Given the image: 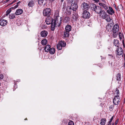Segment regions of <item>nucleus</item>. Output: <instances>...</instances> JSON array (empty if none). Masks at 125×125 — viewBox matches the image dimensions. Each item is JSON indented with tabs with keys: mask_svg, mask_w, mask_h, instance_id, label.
Listing matches in <instances>:
<instances>
[{
	"mask_svg": "<svg viewBox=\"0 0 125 125\" xmlns=\"http://www.w3.org/2000/svg\"><path fill=\"white\" fill-rule=\"evenodd\" d=\"M62 20L61 18L57 17L55 20H53V23L51 25V29L52 30H54L55 27H59L60 26Z\"/></svg>",
	"mask_w": 125,
	"mask_h": 125,
	"instance_id": "nucleus-1",
	"label": "nucleus"
},
{
	"mask_svg": "<svg viewBox=\"0 0 125 125\" xmlns=\"http://www.w3.org/2000/svg\"><path fill=\"white\" fill-rule=\"evenodd\" d=\"M116 95H115L113 100V103L115 105H118L120 102V98L119 97V90L116 89L115 91Z\"/></svg>",
	"mask_w": 125,
	"mask_h": 125,
	"instance_id": "nucleus-2",
	"label": "nucleus"
},
{
	"mask_svg": "<svg viewBox=\"0 0 125 125\" xmlns=\"http://www.w3.org/2000/svg\"><path fill=\"white\" fill-rule=\"evenodd\" d=\"M99 14L101 17L104 19H105L107 21H110L111 19L110 16L107 15L106 12L104 10H102Z\"/></svg>",
	"mask_w": 125,
	"mask_h": 125,
	"instance_id": "nucleus-3",
	"label": "nucleus"
},
{
	"mask_svg": "<svg viewBox=\"0 0 125 125\" xmlns=\"http://www.w3.org/2000/svg\"><path fill=\"white\" fill-rule=\"evenodd\" d=\"M119 26L118 24H115L114 26L113 29V36L114 37H116L118 35V32L119 30Z\"/></svg>",
	"mask_w": 125,
	"mask_h": 125,
	"instance_id": "nucleus-4",
	"label": "nucleus"
},
{
	"mask_svg": "<svg viewBox=\"0 0 125 125\" xmlns=\"http://www.w3.org/2000/svg\"><path fill=\"white\" fill-rule=\"evenodd\" d=\"M71 26L69 25H67L65 27V31L64 32V35L65 37H68L69 32L71 30Z\"/></svg>",
	"mask_w": 125,
	"mask_h": 125,
	"instance_id": "nucleus-5",
	"label": "nucleus"
},
{
	"mask_svg": "<svg viewBox=\"0 0 125 125\" xmlns=\"http://www.w3.org/2000/svg\"><path fill=\"white\" fill-rule=\"evenodd\" d=\"M66 43L65 42L61 41L59 42L57 44V48L58 50H62V47H64L66 46Z\"/></svg>",
	"mask_w": 125,
	"mask_h": 125,
	"instance_id": "nucleus-6",
	"label": "nucleus"
},
{
	"mask_svg": "<svg viewBox=\"0 0 125 125\" xmlns=\"http://www.w3.org/2000/svg\"><path fill=\"white\" fill-rule=\"evenodd\" d=\"M43 13L44 16H49L51 14V10L49 8H46L43 10Z\"/></svg>",
	"mask_w": 125,
	"mask_h": 125,
	"instance_id": "nucleus-7",
	"label": "nucleus"
},
{
	"mask_svg": "<svg viewBox=\"0 0 125 125\" xmlns=\"http://www.w3.org/2000/svg\"><path fill=\"white\" fill-rule=\"evenodd\" d=\"M93 9L96 12L99 14L102 10L101 8L98 6H96L95 4H94L93 5Z\"/></svg>",
	"mask_w": 125,
	"mask_h": 125,
	"instance_id": "nucleus-8",
	"label": "nucleus"
},
{
	"mask_svg": "<svg viewBox=\"0 0 125 125\" xmlns=\"http://www.w3.org/2000/svg\"><path fill=\"white\" fill-rule=\"evenodd\" d=\"M90 16V14L89 12L85 10L83 13V17L84 19H88Z\"/></svg>",
	"mask_w": 125,
	"mask_h": 125,
	"instance_id": "nucleus-9",
	"label": "nucleus"
},
{
	"mask_svg": "<svg viewBox=\"0 0 125 125\" xmlns=\"http://www.w3.org/2000/svg\"><path fill=\"white\" fill-rule=\"evenodd\" d=\"M123 52V50L122 48L121 47H119L117 50L116 57L119 58L120 56L122 53Z\"/></svg>",
	"mask_w": 125,
	"mask_h": 125,
	"instance_id": "nucleus-10",
	"label": "nucleus"
},
{
	"mask_svg": "<svg viewBox=\"0 0 125 125\" xmlns=\"http://www.w3.org/2000/svg\"><path fill=\"white\" fill-rule=\"evenodd\" d=\"M82 9L84 10H87L89 8V6L87 3L85 2L83 3L82 5Z\"/></svg>",
	"mask_w": 125,
	"mask_h": 125,
	"instance_id": "nucleus-11",
	"label": "nucleus"
},
{
	"mask_svg": "<svg viewBox=\"0 0 125 125\" xmlns=\"http://www.w3.org/2000/svg\"><path fill=\"white\" fill-rule=\"evenodd\" d=\"M52 18L51 17H47L45 20V22L47 24V25H49L52 24L53 23Z\"/></svg>",
	"mask_w": 125,
	"mask_h": 125,
	"instance_id": "nucleus-12",
	"label": "nucleus"
},
{
	"mask_svg": "<svg viewBox=\"0 0 125 125\" xmlns=\"http://www.w3.org/2000/svg\"><path fill=\"white\" fill-rule=\"evenodd\" d=\"M7 21L6 20L2 19L0 21V25L2 26H4L7 24Z\"/></svg>",
	"mask_w": 125,
	"mask_h": 125,
	"instance_id": "nucleus-13",
	"label": "nucleus"
},
{
	"mask_svg": "<svg viewBox=\"0 0 125 125\" xmlns=\"http://www.w3.org/2000/svg\"><path fill=\"white\" fill-rule=\"evenodd\" d=\"M109 9L107 10V12L109 14L112 15L113 14L115 13V11L113 10V8L109 6Z\"/></svg>",
	"mask_w": 125,
	"mask_h": 125,
	"instance_id": "nucleus-14",
	"label": "nucleus"
},
{
	"mask_svg": "<svg viewBox=\"0 0 125 125\" xmlns=\"http://www.w3.org/2000/svg\"><path fill=\"white\" fill-rule=\"evenodd\" d=\"M71 6L73 11H76L78 8V6L76 3H72L71 4Z\"/></svg>",
	"mask_w": 125,
	"mask_h": 125,
	"instance_id": "nucleus-15",
	"label": "nucleus"
},
{
	"mask_svg": "<svg viewBox=\"0 0 125 125\" xmlns=\"http://www.w3.org/2000/svg\"><path fill=\"white\" fill-rule=\"evenodd\" d=\"M23 12V10L21 9H18L16 11L15 14L17 15H21L22 14Z\"/></svg>",
	"mask_w": 125,
	"mask_h": 125,
	"instance_id": "nucleus-16",
	"label": "nucleus"
},
{
	"mask_svg": "<svg viewBox=\"0 0 125 125\" xmlns=\"http://www.w3.org/2000/svg\"><path fill=\"white\" fill-rule=\"evenodd\" d=\"M47 32L45 31H42L41 33V36L43 37H46L47 36Z\"/></svg>",
	"mask_w": 125,
	"mask_h": 125,
	"instance_id": "nucleus-17",
	"label": "nucleus"
},
{
	"mask_svg": "<svg viewBox=\"0 0 125 125\" xmlns=\"http://www.w3.org/2000/svg\"><path fill=\"white\" fill-rule=\"evenodd\" d=\"M72 8L68 6L67 7V12L68 14L70 15L71 14L72 11Z\"/></svg>",
	"mask_w": 125,
	"mask_h": 125,
	"instance_id": "nucleus-18",
	"label": "nucleus"
},
{
	"mask_svg": "<svg viewBox=\"0 0 125 125\" xmlns=\"http://www.w3.org/2000/svg\"><path fill=\"white\" fill-rule=\"evenodd\" d=\"M99 4L100 6L104 8L105 10H107L108 9V6L104 4L100 3H99Z\"/></svg>",
	"mask_w": 125,
	"mask_h": 125,
	"instance_id": "nucleus-19",
	"label": "nucleus"
},
{
	"mask_svg": "<svg viewBox=\"0 0 125 125\" xmlns=\"http://www.w3.org/2000/svg\"><path fill=\"white\" fill-rule=\"evenodd\" d=\"M51 46L50 45H46L44 48V50L46 52H48L50 50Z\"/></svg>",
	"mask_w": 125,
	"mask_h": 125,
	"instance_id": "nucleus-20",
	"label": "nucleus"
},
{
	"mask_svg": "<svg viewBox=\"0 0 125 125\" xmlns=\"http://www.w3.org/2000/svg\"><path fill=\"white\" fill-rule=\"evenodd\" d=\"M106 122V119L105 118H102L101 120L100 124L101 125H104Z\"/></svg>",
	"mask_w": 125,
	"mask_h": 125,
	"instance_id": "nucleus-21",
	"label": "nucleus"
},
{
	"mask_svg": "<svg viewBox=\"0 0 125 125\" xmlns=\"http://www.w3.org/2000/svg\"><path fill=\"white\" fill-rule=\"evenodd\" d=\"M72 18L73 19L74 21H77L78 18V16L76 14H73Z\"/></svg>",
	"mask_w": 125,
	"mask_h": 125,
	"instance_id": "nucleus-22",
	"label": "nucleus"
},
{
	"mask_svg": "<svg viewBox=\"0 0 125 125\" xmlns=\"http://www.w3.org/2000/svg\"><path fill=\"white\" fill-rule=\"evenodd\" d=\"M34 2L33 0H30L28 6L30 7H32L33 6Z\"/></svg>",
	"mask_w": 125,
	"mask_h": 125,
	"instance_id": "nucleus-23",
	"label": "nucleus"
},
{
	"mask_svg": "<svg viewBox=\"0 0 125 125\" xmlns=\"http://www.w3.org/2000/svg\"><path fill=\"white\" fill-rule=\"evenodd\" d=\"M114 45L115 46L118 47L119 45V41L116 40H114L113 42Z\"/></svg>",
	"mask_w": 125,
	"mask_h": 125,
	"instance_id": "nucleus-24",
	"label": "nucleus"
},
{
	"mask_svg": "<svg viewBox=\"0 0 125 125\" xmlns=\"http://www.w3.org/2000/svg\"><path fill=\"white\" fill-rule=\"evenodd\" d=\"M55 49L53 48H50V50L49 51V52L50 54H53L55 52Z\"/></svg>",
	"mask_w": 125,
	"mask_h": 125,
	"instance_id": "nucleus-25",
	"label": "nucleus"
},
{
	"mask_svg": "<svg viewBox=\"0 0 125 125\" xmlns=\"http://www.w3.org/2000/svg\"><path fill=\"white\" fill-rule=\"evenodd\" d=\"M121 79V74L119 73L116 75V80L118 81H120Z\"/></svg>",
	"mask_w": 125,
	"mask_h": 125,
	"instance_id": "nucleus-26",
	"label": "nucleus"
},
{
	"mask_svg": "<svg viewBox=\"0 0 125 125\" xmlns=\"http://www.w3.org/2000/svg\"><path fill=\"white\" fill-rule=\"evenodd\" d=\"M47 41L46 39L43 40L41 41L42 44L44 45H45L47 44Z\"/></svg>",
	"mask_w": 125,
	"mask_h": 125,
	"instance_id": "nucleus-27",
	"label": "nucleus"
},
{
	"mask_svg": "<svg viewBox=\"0 0 125 125\" xmlns=\"http://www.w3.org/2000/svg\"><path fill=\"white\" fill-rule=\"evenodd\" d=\"M119 35L120 39L121 40L122 39V40L123 41L124 40V36L123 34L120 32L119 33Z\"/></svg>",
	"mask_w": 125,
	"mask_h": 125,
	"instance_id": "nucleus-28",
	"label": "nucleus"
},
{
	"mask_svg": "<svg viewBox=\"0 0 125 125\" xmlns=\"http://www.w3.org/2000/svg\"><path fill=\"white\" fill-rule=\"evenodd\" d=\"M9 18L10 19H14L15 17V14H11L9 15Z\"/></svg>",
	"mask_w": 125,
	"mask_h": 125,
	"instance_id": "nucleus-29",
	"label": "nucleus"
},
{
	"mask_svg": "<svg viewBox=\"0 0 125 125\" xmlns=\"http://www.w3.org/2000/svg\"><path fill=\"white\" fill-rule=\"evenodd\" d=\"M118 8L119 10H123V7L121 4L120 5L118 6Z\"/></svg>",
	"mask_w": 125,
	"mask_h": 125,
	"instance_id": "nucleus-30",
	"label": "nucleus"
},
{
	"mask_svg": "<svg viewBox=\"0 0 125 125\" xmlns=\"http://www.w3.org/2000/svg\"><path fill=\"white\" fill-rule=\"evenodd\" d=\"M44 0H39L38 3L39 4L42 5V4Z\"/></svg>",
	"mask_w": 125,
	"mask_h": 125,
	"instance_id": "nucleus-31",
	"label": "nucleus"
},
{
	"mask_svg": "<svg viewBox=\"0 0 125 125\" xmlns=\"http://www.w3.org/2000/svg\"><path fill=\"white\" fill-rule=\"evenodd\" d=\"M114 105H111L109 107V109L110 111H112L113 110L114 108Z\"/></svg>",
	"mask_w": 125,
	"mask_h": 125,
	"instance_id": "nucleus-32",
	"label": "nucleus"
},
{
	"mask_svg": "<svg viewBox=\"0 0 125 125\" xmlns=\"http://www.w3.org/2000/svg\"><path fill=\"white\" fill-rule=\"evenodd\" d=\"M74 123L72 121H70L68 123L69 125H74Z\"/></svg>",
	"mask_w": 125,
	"mask_h": 125,
	"instance_id": "nucleus-33",
	"label": "nucleus"
},
{
	"mask_svg": "<svg viewBox=\"0 0 125 125\" xmlns=\"http://www.w3.org/2000/svg\"><path fill=\"white\" fill-rule=\"evenodd\" d=\"M3 75L2 74H0V80H2L3 78Z\"/></svg>",
	"mask_w": 125,
	"mask_h": 125,
	"instance_id": "nucleus-34",
	"label": "nucleus"
},
{
	"mask_svg": "<svg viewBox=\"0 0 125 125\" xmlns=\"http://www.w3.org/2000/svg\"><path fill=\"white\" fill-rule=\"evenodd\" d=\"M113 117H114V116H113L111 118V119H110V120L109 121V123H110L111 124V122H112L113 120Z\"/></svg>",
	"mask_w": 125,
	"mask_h": 125,
	"instance_id": "nucleus-35",
	"label": "nucleus"
},
{
	"mask_svg": "<svg viewBox=\"0 0 125 125\" xmlns=\"http://www.w3.org/2000/svg\"><path fill=\"white\" fill-rule=\"evenodd\" d=\"M108 55L109 56V58H112L113 57V56L112 54H108Z\"/></svg>",
	"mask_w": 125,
	"mask_h": 125,
	"instance_id": "nucleus-36",
	"label": "nucleus"
},
{
	"mask_svg": "<svg viewBox=\"0 0 125 125\" xmlns=\"http://www.w3.org/2000/svg\"><path fill=\"white\" fill-rule=\"evenodd\" d=\"M11 10L10 9H9L7 11V14H9L11 12Z\"/></svg>",
	"mask_w": 125,
	"mask_h": 125,
	"instance_id": "nucleus-37",
	"label": "nucleus"
},
{
	"mask_svg": "<svg viewBox=\"0 0 125 125\" xmlns=\"http://www.w3.org/2000/svg\"><path fill=\"white\" fill-rule=\"evenodd\" d=\"M18 6V4H17L14 7V9H16L17 8Z\"/></svg>",
	"mask_w": 125,
	"mask_h": 125,
	"instance_id": "nucleus-38",
	"label": "nucleus"
},
{
	"mask_svg": "<svg viewBox=\"0 0 125 125\" xmlns=\"http://www.w3.org/2000/svg\"><path fill=\"white\" fill-rule=\"evenodd\" d=\"M118 119H117V120H116V121L115 122V125H116L118 123Z\"/></svg>",
	"mask_w": 125,
	"mask_h": 125,
	"instance_id": "nucleus-39",
	"label": "nucleus"
},
{
	"mask_svg": "<svg viewBox=\"0 0 125 125\" xmlns=\"http://www.w3.org/2000/svg\"><path fill=\"white\" fill-rule=\"evenodd\" d=\"M68 1L70 3H72L73 2V0H69Z\"/></svg>",
	"mask_w": 125,
	"mask_h": 125,
	"instance_id": "nucleus-40",
	"label": "nucleus"
},
{
	"mask_svg": "<svg viewBox=\"0 0 125 125\" xmlns=\"http://www.w3.org/2000/svg\"><path fill=\"white\" fill-rule=\"evenodd\" d=\"M114 7L115 8V9H116V6L115 5V4H114L113 5Z\"/></svg>",
	"mask_w": 125,
	"mask_h": 125,
	"instance_id": "nucleus-41",
	"label": "nucleus"
},
{
	"mask_svg": "<svg viewBox=\"0 0 125 125\" xmlns=\"http://www.w3.org/2000/svg\"><path fill=\"white\" fill-rule=\"evenodd\" d=\"M17 0H14L13 1V3H14Z\"/></svg>",
	"mask_w": 125,
	"mask_h": 125,
	"instance_id": "nucleus-42",
	"label": "nucleus"
},
{
	"mask_svg": "<svg viewBox=\"0 0 125 125\" xmlns=\"http://www.w3.org/2000/svg\"><path fill=\"white\" fill-rule=\"evenodd\" d=\"M21 3V2L20 1H19V2H18L17 3V4H18H18L20 3Z\"/></svg>",
	"mask_w": 125,
	"mask_h": 125,
	"instance_id": "nucleus-43",
	"label": "nucleus"
},
{
	"mask_svg": "<svg viewBox=\"0 0 125 125\" xmlns=\"http://www.w3.org/2000/svg\"><path fill=\"white\" fill-rule=\"evenodd\" d=\"M13 3H13V2H12L11 3H10V5H11Z\"/></svg>",
	"mask_w": 125,
	"mask_h": 125,
	"instance_id": "nucleus-44",
	"label": "nucleus"
},
{
	"mask_svg": "<svg viewBox=\"0 0 125 125\" xmlns=\"http://www.w3.org/2000/svg\"><path fill=\"white\" fill-rule=\"evenodd\" d=\"M102 0L103 1V2L104 3H106V2H105V0Z\"/></svg>",
	"mask_w": 125,
	"mask_h": 125,
	"instance_id": "nucleus-45",
	"label": "nucleus"
},
{
	"mask_svg": "<svg viewBox=\"0 0 125 125\" xmlns=\"http://www.w3.org/2000/svg\"><path fill=\"white\" fill-rule=\"evenodd\" d=\"M111 123H109L107 125H111Z\"/></svg>",
	"mask_w": 125,
	"mask_h": 125,
	"instance_id": "nucleus-46",
	"label": "nucleus"
},
{
	"mask_svg": "<svg viewBox=\"0 0 125 125\" xmlns=\"http://www.w3.org/2000/svg\"><path fill=\"white\" fill-rule=\"evenodd\" d=\"M10 0H7L6 1V2H7L8 1H9Z\"/></svg>",
	"mask_w": 125,
	"mask_h": 125,
	"instance_id": "nucleus-47",
	"label": "nucleus"
},
{
	"mask_svg": "<svg viewBox=\"0 0 125 125\" xmlns=\"http://www.w3.org/2000/svg\"><path fill=\"white\" fill-rule=\"evenodd\" d=\"M64 0H61V1L62 2H63Z\"/></svg>",
	"mask_w": 125,
	"mask_h": 125,
	"instance_id": "nucleus-48",
	"label": "nucleus"
},
{
	"mask_svg": "<svg viewBox=\"0 0 125 125\" xmlns=\"http://www.w3.org/2000/svg\"><path fill=\"white\" fill-rule=\"evenodd\" d=\"M111 65H112V63H111Z\"/></svg>",
	"mask_w": 125,
	"mask_h": 125,
	"instance_id": "nucleus-49",
	"label": "nucleus"
},
{
	"mask_svg": "<svg viewBox=\"0 0 125 125\" xmlns=\"http://www.w3.org/2000/svg\"><path fill=\"white\" fill-rule=\"evenodd\" d=\"M27 120V118H26V119H25V120Z\"/></svg>",
	"mask_w": 125,
	"mask_h": 125,
	"instance_id": "nucleus-50",
	"label": "nucleus"
},
{
	"mask_svg": "<svg viewBox=\"0 0 125 125\" xmlns=\"http://www.w3.org/2000/svg\"><path fill=\"white\" fill-rule=\"evenodd\" d=\"M66 18H67V17Z\"/></svg>",
	"mask_w": 125,
	"mask_h": 125,
	"instance_id": "nucleus-51",
	"label": "nucleus"
},
{
	"mask_svg": "<svg viewBox=\"0 0 125 125\" xmlns=\"http://www.w3.org/2000/svg\"><path fill=\"white\" fill-rule=\"evenodd\" d=\"M114 124V123L112 125H113Z\"/></svg>",
	"mask_w": 125,
	"mask_h": 125,
	"instance_id": "nucleus-52",
	"label": "nucleus"
}]
</instances>
